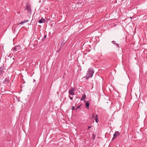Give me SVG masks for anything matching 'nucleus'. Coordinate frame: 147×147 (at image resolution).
<instances>
[{"label":"nucleus","instance_id":"22","mask_svg":"<svg viewBox=\"0 0 147 147\" xmlns=\"http://www.w3.org/2000/svg\"><path fill=\"white\" fill-rule=\"evenodd\" d=\"M91 127H92V126H89V127H88V129H90V128H91Z\"/></svg>","mask_w":147,"mask_h":147},{"label":"nucleus","instance_id":"16","mask_svg":"<svg viewBox=\"0 0 147 147\" xmlns=\"http://www.w3.org/2000/svg\"><path fill=\"white\" fill-rule=\"evenodd\" d=\"M95 121L96 123H97L98 122V120L97 118H96L95 119Z\"/></svg>","mask_w":147,"mask_h":147},{"label":"nucleus","instance_id":"13","mask_svg":"<svg viewBox=\"0 0 147 147\" xmlns=\"http://www.w3.org/2000/svg\"><path fill=\"white\" fill-rule=\"evenodd\" d=\"M111 42L114 44H115V45H116V42L115 41H114V40H113V41H112Z\"/></svg>","mask_w":147,"mask_h":147},{"label":"nucleus","instance_id":"23","mask_svg":"<svg viewBox=\"0 0 147 147\" xmlns=\"http://www.w3.org/2000/svg\"><path fill=\"white\" fill-rule=\"evenodd\" d=\"M94 114L92 115V118H93L94 117Z\"/></svg>","mask_w":147,"mask_h":147},{"label":"nucleus","instance_id":"2","mask_svg":"<svg viewBox=\"0 0 147 147\" xmlns=\"http://www.w3.org/2000/svg\"><path fill=\"white\" fill-rule=\"evenodd\" d=\"M74 90H75L74 88L73 87H71V88L69 90L68 92L69 94V97L71 100H72L73 99V97L71 96L70 95L72 96L74 95H75Z\"/></svg>","mask_w":147,"mask_h":147},{"label":"nucleus","instance_id":"20","mask_svg":"<svg viewBox=\"0 0 147 147\" xmlns=\"http://www.w3.org/2000/svg\"><path fill=\"white\" fill-rule=\"evenodd\" d=\"M80 106H79L76 109V110H77L78 109H79V108H80Z\"/></svg>","mask_w":147,"mask_h":147},{"label":"nucleus","instance_id":"9","mask_svg":"<svg viewBox=\"0 0 147 147\" xmlns=\"http://www.w3.org/2000/svg\"><path fill=\"white\" fill-rule=\"evenodd\" d=\"M9 82V79L6 78H5V80L4 83H8Z\"/></svg>","mask_w":147,"mask_h":147},{"label":"nucleus","instance_id":"12","mask_svg":"<svg viewBox=\"0 0 147 147\" xmlns=\"http://www.w3.org/2000/svg\"><path fill=\"white\" fill-rule=\"evenodd\" d=\"M28 20H24V21H23V22H24V23H25L26 22H28Z\"/></svg>","mask_w":147,"mask_h":147},{"label":"nucleus","instance_id":"7","mask_svg":"<svg viewBox=\"0 0 147 147\" xmlns=\"http://www.w3.org/2000/svg\"><path fill=\"white\" fill-rule=\"evenodd\" d=\"M4 71L3 68L2 67H0V76L1 74Z\"/></svg>","mask_w":147,"mask_h":147},{"label":"nucleus","instance_id":"1","mask_svg":"<svg viewBox=\"0 0 147 147\" xmlns=\"http://www.w3.org/2000/svg\"><path fill=\"white\" fill-rule=\"evenodd\" d=\"M92 68H90L88 69L86 75V77L84 78H85L86 80H88L89 78L92 77V76L93 75L94 73V72Z\"/></svg>","mask_w":147,"mask_h":147},{"label":"nucleus","instance_id":"5","mask_svg":"<svg viewBox=\"0 0 147 147\" xmlns=\"http://www.w3.org/2000/svg\"><path fill=\"white\" fill-rule=\"evenodd\" d=\"M86 95L85 94H83L82 96V97L80 99V100H84L86 99Z\"/></svg>","mask_w":147,"mask_h":147},{"label":"nucleus","instance_id":"19","mask_svg":"<svg viewBox=\"0 0 147 147\" xmlns=\"http://www.w3.org/2000/svg\"><path fill=\"white\" fill-rule=\"evenodd\" d=\"M46 37H47V35H45L44 36V37L43 39H45L46 38Z\"/></svg>","mask_w":147,"mask_h":147},{"label":"nucleus","instance_id":"10","mask_svg":"<svg viewBox=\"0 0 147 147\" xmlns=\"http://www.w3.org/2000/svg\"><path fill=\"white\" fill-rule=\"evenodd\" d=\"M66 42V41H65L64 40H63L62 42H61L60 46L61 47L62 45H64V44Z\"/></svg>","mask_w":147,"mask_h":147},{"label":"nucleus","instance_id":"6","mask_svg":"<svg viewBox=\"0 0 147 147\" xmlns=\"http://www.w3.org/2000/svg\"><path fill=\"white\" fill-rule=\"evenodd\" d=\"M26 9L30 13L31 11V10L30 7L27 6L26 7Z\"/></svg>","mask_w":147,"mask_h":147},{"label":"nucleus","instance_id":"18","mask_svg":"<svg viewBox=\"0 0 147 147\" xmlns=\"http://www.w3.org/2000/svg\"><path fill=\"white\" fill-rule=\"evenodd\" d=\"M23 23H24V22H23L22 21V22H21L20 23H19V24H18V25H20V24H22Z\"/></svg>","mask_w":147,"mask_h":147},{"label":"nucleus","instance_id":"3","mask_svg":"<svg viewBox=\"0 0 147 147\" xmlns=\"http://www.w3.org/2000/svg\"><path fill=\"white\" fill-rule=\"evenodd\" d=\"M20 47L19 46H16L12 49V50L14 52H16L17 51L20 49Z\"/></svg>","mask_w":147,"mask_h":147},{"label":"nucleus","instance_id":"17","mask_svg":"<svg viewBox=\"0 0 147 147\" xmlns=\"http://www.w3.org/2000/svg\"><path fill=\"white\" fill-rule=\"evenodd\" d=\"M71 109L72 110H74L75 109V107L74 106H73L72 107Z\"/></svg>","mask_w":147,"mask_h":147},{"label":"nucleus","instance_id":"14","mask_svg":"<svg viewBox=\"0 0 147 147\" xmlns=\"http://www.w3.org/2000/svg\"><path fill=\"white\" fill-rule=\"evenodd\" d=\"M42 18V22H43L44 23L45 22H46V20L44 19L43 18Z\"/></svg>","mask_w":147,"mask_h":147},{"label":"nucleus","instance_id":"21","mask_svg":"<svg viewBox=\"0 0 147 147\" xmlns=\"http://www.w3.org/2000/svg\"><path fill=\"white\" fill-rule=\"evenodd\" d=\"M95 117H96V118H97V119H98V115H96V116H95Z\"/></svg>","mask_w":147,"mask_h":147},{"label":"nucleus","instance_id":"8","mask_svg":"<svg viewBox=\"0 0 147 147\" xmlns=\"http://www.w3.org/2000/svg\"><path fill=\"white\" fill-rule=\"evenodd\" d=\"M85 105L86 107L88 109H89V103L88 102H87L85 104Z\"/></svg>","mask_w":147,"mask_h":147},{"label":"nucleus","instance_id":"11","mask_svg":"<svg viewBox=\"0 0 147 147\" xmlns=\"http://www.w3.org/2000/svg\"><path fill=\"white\" fill-rule=\"evenodd\" d=\"M38 22L40 23H42L43 22H42V18H41L40 19L39 21H38Z\"/></svg>","mask_w":147,"mask_h":147},{"label":"nucleus","instance_id":"15","mask_svg":"<svg viewBox=\"0 0 147 147\" xmlns=\"http://www.w3.org/2000/svg\"><path fill=\"white\" fill-rule=\"evenodd\" d=\"M115 45L117 47L119 48V45L118 43H116Z\"/></svg>","mask_w":147,"mask_h":147},{"label":"nucleus","instance_id":"4","mask_svg":"<svg viewBox=\"0 0 147 147\" xmlns=\"http://www.w3.org/2000/svg\"><path fill=\"white\" fill-rule=\"evenodd\" d=\"M120 134V133L118 131H115L113 135V137L112 139V140H113L114 139L116 138L117 137L119 136Z\"/></svg>","mask_w":147,"mask_h":147}]
</instances>
